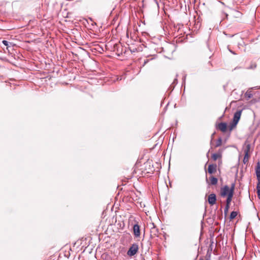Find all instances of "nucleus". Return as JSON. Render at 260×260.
I'll return each instance as SVG.
<instances>
[{
    "mask_svg": "<svg viewBox=\"0 0 260 260\" xmlns=\"http://www.w3.org/2000/svg\"><path fill=\"white\" fill-rule=\"evenodd\" d=\"M241 115V112L240 111L236 112L234 115L233 121L232 124L230 125V130L232 131L234 127H235L238 123Z\"/></svg>",
    "mask_w": 260,
    "mask_h": 260,
    "instance_id": "1",
    "label": "nucleus"
},
{
    "mask_svg": "<svg viewBox=\"0 0 260 260\" xmlns=\"http://www.w3.org/2000/svg\"><path fill=\"white\" fill-rule=\"evenodd\" d=\"M139 246L136 243L132 245L127 252V254L129 256H132L135 255L138 251Z\"/></svg>",
    "mask_w": 260,
    "mask_h": 260,
    "instance_id": "2",
    "label": "nucleus"
},
{
    "mask_svg": "<svg viewBox=\"0 0 260 260\" xmlns=\"http://www.w3.org/2000/svg\"><path fill=\"white\" fill-rule=\"evenodd\" d=\"M234 189H235V184L233 183L231 187V191L229 193V194L226 200V205L230 206V203L232 200L233 194H234Z\"/></svg>",
    "mask_w": 260,
    "mask_h": 260,
    "instance_id": "3",
    "label": "nucleus"
},
{
    "mask_svg": "<svg viewBox=\"0 0 260 260\" xmlns=\"http://www.w3.org/2000/svg\"><path fill=\"white\" fill-rule=\"evenodd\" d=\"M230 191L231 188H230L228 185H225L221 188L220 195L222 197H224L226 196H228Z\"/></svg>",
    "mask_w": 260,
    "mask_h": 260,
    "instance_id": "4",
    "label": "nucleus"
},
{
    "mask_svg": "<svg viewBox=\"0 0 260 260\" xmlns=\"http://www.w3.org/2000/svg\"><path fill=\"white\" fill-rule=\"evenodd\" d=\"M216 201V195L214 193H211L208 196V202L209 203L213 205L215 204Z\"/></svg>",
    "mask_w": 260,
    "mask_h": 260,
    "instance_id": "5",
    "label": "nucleus"
},
{
    "mask_svg": "<svg viewBox=\"0 0 260 260\" xmlns=\"http://www.w3.org/2000/svg\"><path fill=\"white\" fill-rule=\"evenodd\" d=\"M133 231H134V234L136 237H138L140 236V226L138 224H136L134 225Z\"/></svg>",
    "mask_w": 260,
    "mask_h": 260,
    "instance_id": "6",
    "label": "nucleus"
},
{
    "mask_svg": "<svg viewBox=\"0 0 260 260\" xmlns=\"http://www.w3.org/2000/svg\"><path fill=\"white\" fill-rule=\"evenodd\" d=\"M217 166L216 165H209L208 168V172L209 174H213L216 170Z\"/></svg>",
    "mask_w": 260,
    "mask_h": 260,
    "instance_id": "7",
    "label": "nucleus"
},
{
    "mask_svg": "<svg viewBox=\"0 0 260 260\" xmlns=\"http://www.w3.org/2000/svg\"><path fill=\"white\" fill-rule=\"evenodd\" d=\"M218 128L222 132H225L227 129V124L224 122H221L218 125Z\"/></svg>",
    "mask_w": 260,
    "mask_h": 260,
    "instance_id": "8",
    "label": "nucleus"
},
{
    "mask_svg": "<svg viewBox=\"0 0 260 260\" xmlns=\"http://www.w3.org/2000/svg\"><path fill=\"white\" fill-rule=\"evenodd\" d=\"M231 15L235 18H240L242 16V13L237 10H233L231 12Z\"/></svg>",
    "mask_w": 260,
    "mask_h": 260,
    "instance_id": "9",
    "label": "nucleus"
},
{
    "mask_svg": "<svg viewBox=\"0 0 260 260\" xmlns=\"http://www.w3.org/2000/svg\"><path fill=\"white\" fill-rule=\"evenodd\" d=\"M255 173L257 180H260V164L259 162H258L256 165L255 168Z\"/></svg>",
    "mask_w": 260,
    "mask_h": 260,
    "instance_id": "10",
    "label": "nucleus"
},
{
    "mask_svg": "<svg viewBox=\"0 0 260 260\" xmlns=\"http://www.w3.org/2000/svg\"><path fill=\"white\" fill-rule=\"evenodd\" d=\"M245 96L247 100H249L252 97L253 95L251 93V91L250 88L245 93Z\"/></svg>",
    "mask_w": 260,
    "mask_h": 260,
    "instance_id": "11",
    "label": "nucleus"
},
{
    "mask_svg": "<svg viewBox=\"0 0 260 260\" xmlns=\"http://www.w3.org/2000/svg\"><path fill=\"white\" fill-rule=\"evenodd\" d=\"M217 179L214 177H211V178H210V182H211V184L212 185H216L217 183Z\"/></svg>",
    "mask_w": 260,
    "mask_h": 260,
    "instance_id": "12",
    "label": "nucleus"
},
{
    "mask_svg": "<svg viewBox=\"0 0 260 260\" xmlns=\"http://www.w3.org/2000/svg\"><path fill=\"white\" fill-rule=\"evenodd\" d=\"M221 157V155L218 153H214L212 155V158L214 160H217L218 158Z\"/></svg>",
    "mask_w": 260,
    "mask_h": 260,
    "instance_id": "13",
    "label": "nucleus"
},
{
    "mask_svg": "<svg viewBox=\"0 0 260 260\" xmlns=\"http://www.w3.org/2000/svg\"><path fill=\"white\" fill-rule=\"evenodd\" d=\"M237 215V212L236 211H232L231 213L230 218L231 220L234 219Z\"/></svg>",
    "mask_w": 260,
    "mask_h": 260,
    "instance_id": "14",
    "label": "nucleus"
},
{
    "mask_svg": "<svg viewBox=\"0 0 260 260\" xmlns=\"http://www.w3.org/2000/svg\"><path fill=\"white\" fill-rule=\"evenodd\" d=\"M250 150V145L247 144V145H246V147L244 150V153L247 152V153H249Z\"/></svg>",
    "mask_w": 260,
    "mask_h": 260,
    "instance_id": "15",
    "label": "nucleus"
},
{
    "mask_svg": "<svg viewBox=\"0 0 260 260\" xmlns=\"http://www.w3.org/2000/svg\"><path fill=\"white\" fill-rule=\"evenodd\" d=\"M221 143H222V139L221 138H219L218 139V140H217V141L216 142L215 147H217L220 146L221 145Z\"/></svg>",
    "mask_w": 260,
    "mask_h": 260,
    "instance_id": "16",
    "label": "nucleus"
},
{
    "mask_svg": "<svg viewBox=\"0 0 260 260\" xmlns=\"http://www.w3.org/2000/svg\"><path fill=\"white\" fill-rule=\"evenodd\" d=\"M230 206L226 205L224 209V213L225 215H226L228 213L229 209Z\"/></svg>",
    "mask_w": 260,
    "mask_h": 260,
    "instance_id": "17",
    "label": "nucleus"
},
{
    "mask_svg": "<svg viewBox=\"0 0 260 260\" xmlns=\"http://www.w3.org/2000/svg\"><path fill=\"white\" fill-rule=\"evenodd\" d=\"M245 159H247V160H248L249 158V154L247 153V152L244 153V157Z\"/></svg>",
    "mask_w": 260,
    "mask_h": 260,
    "instance_id": "18",
    "label": "nucleus"
},
{
    "mask_svg": "<svg viewBox=\"0 0 260 260\" xmlns=\"http://www.w3.org/2000/svg\"><path fill=\"white\" fill-rule=\"evenodd\" d=\"M2 43L4 45H5L6 46H8L9 42L7 41L3 40Z\"/></svg>",
    "mask_w": 260,
    "mask_h": 260,
    "instance_id": "19",
    "label": "nucleus"
},
{
    "mask_svg": "<svg viewBox=\"0 0 260 260\" xmlns=\"http://www.w3.org/2000/svg\"><path fill=\"white\" fill-rule=\"evenodd\" d=\"M258 183H257V189L258 190V189H260V180H258Z\"/></svg>",
    "mask_w": 260,
    "mask_h": 260,
    "instance_id": "20",
    "label": "nucleus"
},
{
    "mask_svg": "<svg viewBox=\"0 0 260 260\" xmlns=\"http://www.w3.org/2000/svg\"><path fill=\"white\" fill-rule=\"evenodd\" d=\"M259 87L258 86H254V87H251L250 88V90L251 89H259Z\"/></svg>",
    "mask_w": 260,
    "mask_h": 260,
    "instance_id": "21",
    "label": "nucleus"
},
{
    "mask_svg": "<svg viewBox=\"0 0 260 260\" xmlns=\"http://www.w3.org/2000/svg\"><path fill=\"white\" fill-rule=\"evenodd\" d=\"M257 195L259 199H260V189H259L257 190Z\"/></svg>",
    "mask_w": 260,
    "mask_h": 260,
    "instance_id": "22",
    "label": "nucleus"
},
{
    "mask_svg": "<svg viewBox=\"0 0 260 260\" xmlns=\"http://www.w3.org/2000/svg\"><path fill=\"white\" fill-rule=\"evenodd\" d=\"M247 161V159H245V157H244V159H243V161H244V163H245V162H246V161Z\"/></svg>",
    "mask_w": 260,
    "mask_h": 260,
    "instance_id": "23",
    "label": "nucleus"
},
{
    "mask_svg": "<svg viewBox=\"0 0 260 260\" xmlns=\"http://www.w3.org/2000/svg\"><path fill=\"white\" fill-rule=\"evenodd\" d=\"M230 52H231V53H232L233 54H235V53L234 51H232V50H230Z\"/></svg>",
    "mask_w": 260,
    "mask_h": 260,
    "instance_id": "24",
    "label": "nucleus"
},
{
    "mask_svg": "<svg viewBox=\"0 0 260 260\" xmlns=\"http://www.w3.org/2000/svg\"><path fill=\"white\" fill-rule=\"evenodd\" d=\"M177 82V79H175L173 82V83H176V82Z\"/></svg>",
    "mask_w": 260,
    "mask_h": 260,
    "instance_id": "25",
    "label": "nucleus"
},
{
    "mask_svg": "<svg viewBox=\"0 0 260 260\" xmlns=\"http://www.w3.org/2000/svg\"><path fill=\"white\" fill-rule=\"evenodd\" d=\"M147 62H148V60H147L146 61H144V64H146Z\"/></svg>",
    "mask_w": 260,
    "mask_h": 260,
    "instance_id": "26",
    "label": "nucleus"
},
{
    "mask_svg": "<svg viewBox=\"0 0 260 260\" xmlns=\"http://www.w3.org/2000/svg\"><path fill=\"white\" fill-rule=\"evenodd\" d=\"M199 260H204V259L202 258H201Z\"/></svg>",
    "mask_w": 260,
    "mask_h": 260,
    "instance_id": "27",
    "label": "nucleus"
},
{
    "mask_svg": "<svg viewBox=\"0 0 260 260\" xmlns=\"http://www.w3.org/2000/svg\"><path fill=\"white\" fill-rule=\"evenodd\" d=\"M206 260H210L209 258H207Z\"/></svg>",
    "mask_w": 260,
    "mask_h": 260,
    "instance_id": "28",
    "label": "nucleus"
}]
</instances>
